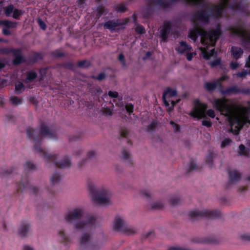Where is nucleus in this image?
Wrapping results in <instances>:
<instances>
[{"label":"nucleus","mask_w":250,"mask_h":250,"mask_svg":"<svg viewBox=\"0 0 250 250\" xmlns=\"http://www.w3.org/2000/svg\"><path fill=\"white\" fill-rule=\"evenodd\" d=\"M28 138L34 143V148L36 152L41 153L47 163H52L53 166L60 168L69 167L71 163L70 158L65 155L61 161H57L58 156L56 154L47 153L41 147L43 137H47L50 139H57L56 130L50 129L44 123L41 125L40 131L38 129H34L28 127L26 129Z\"/></svg>","instance_id":"f257e3e1"},{"label":"nucleus","mask_w":250,"mask_h":250,"mask_svg":"<svg viewBox=\"0 0 250 250\" xmlns=\"http://www.w3.org/2000/svg\"><path fill=\"white\" fill-rule=\"evenodd\" d=\"M65 219L67 223H74V228L77 230L90 231L95 228L96 218L90 215L84 216L83 210L81 208L68 212Z\"/></svg>","instance_id":"f03ea898"},{"label":"nucleus","mask_w":250,"mask_h":250,"mask_svg":"<svg viewBox=\"0 0 250 250\" xmlns=\"http://www.w3.org/2000/svg\"><path fill=\"white\" fill-rule=\"evenodd\" d=\"M222 34L221 26L218 24L214 29H211L208 31L199 27L191 29L189 30L188 37L195 42L200 36L202 44L208 47L209 45L214 46Z\"/></svg>","instance_id":"7ed1b4c3"},{"label":"nucleus","mask_w":250,"mask_h":250,"mask_svg":"<svg viewBox=\"0 0 250 250\" xmlns=\"http://www.w3.org/2000/svg\"><path fill=\"white\" fill-rule=\"evenodd\" d=\"M36 166L30 162H27L24 165V171L23 175L21 177L20 181L16 183L17 192L19 193L26 190H28L30 193L37 195L38 188L31 186L28 182L27 173L30 171L36 169Z\"/></svg>","instance_id":"20e7f679"},{"label":"nucleus","mask_w":250,"mask_h":250,"mask_svg":"<svg viewBox=\"0 0 250 250\" xmlns=\"http://www.w3.org/2000/svg\"><path fill=\"white\" fill-rule=\"evenodd\" d=\"M222 3L215 5L210 9L209 17H213L216 19L221 18L222 14L226 7H229L232 11L243 12V6L242 3L233 2L231 0H221Z\"/></svg>","instance_id":"39448f33"},{"label":"nucleus","mask_w":250,"mask_h":250,"mask_svg":"<svg viewBox=\"0 0 250 250\" xmlns=\"http://www.w3.org/2000/svg\"><path fill=\"white\" fill-rule=\"evenodd\" d=\"M227 30L230 32L231 36L240 38L243 46H250V34L247 33L243 22L240 21H237L235 25L228 27Z\"/></svg>","instance_id":"423d86ee"},{"label":"nucleus","mask_w":250,"mask_h":250,"mask_svg":"<svg viewBox=\"0 0 250 250\" xmlns=\"http://www.w3.org/2000/svg\"><path fill=\"white\" fill-rule=\"evenodd\" d=\"M88 189L95 204L107 205L109 203V192L108 190L104 188L97 189L92 185H89Z\"/></svg>","instance_id":"0eeeda50"},{"label":"nucleus","mask_w":250,"mask_h":250,"mask_svg":"<svg viewBox=\"0 0 250 250\" xmlns=\"http://www.w3.org/2000/svg\"><path fill=\"white\" fill-rule=\"evenodd\" d=\"M188 216L191 221H194L203 218L214 219L220 217L221 216V212L219 210L216 209H204L201 211L193 210L189 212Z\"/></svg>","instance_id":"6e6552de"},{"label":"nucleus","mask_w":250,"mask_h":250,"mask_svg":"<svg viewBox=\"0 0 250 250\" xmlns=\"http://www.w3.org/2000/svg\"><path fill=\"white\" fill-rule=\"evenodd\" d=\"M127 20L114 19L108 20L101 24L104 29L109 30L111 33L118 32L125 29V25L127 23Z\"/></svg>","instance_id":"1a4fd4ad"},{"label":"nucleus","mask_w":250,"mask_h":250,"mask_svg":"<svg viewBox=\"0 0 250 250\" xmlns=\"http://www.w3.org/2000/svg\"><path fill=\"white\" fill-rule=\"evenodd\" d=\"M113 229L115 231L121 232L127 235L132 234L136 232L135 229L129 226L120 217H117L115 219Z\"/></svg>","instance_id":"9d476101"},{"label":"nucleus","mask_w":250,"mask_h":250,"mask_svg":"<svg viewBox=\"0 0 250 250\" xmlns=\"http://www.w3.org/2000/svg\"><path fill=\"white\" fill-rule=\"evenodd\" d=\"M194 107L189 115L194 118L201 119L205 118V116L202 113L206 111L208 105L205 103H201L199 99H196L194 101Z\"/></svg>","instance_id":"9b49d317"},{"label":"nucleus","mask_w":250,"mask_h":250,"mask_svg":"<svg viewBox=\"0 0 250 250\" xmlns=\"http://www.w3.org/2000/svg\"><path fill=\"white\" fill-rule=\"evenodd\" d=\"M173 22L171 20L164 21L160 31V37L163 42H167L173 27Z\"/></svg>","instance_id":"f8f14e48"},{"label":"nucleus","mask_w":250,"mask_h":250,"mask_svg":"<svg viewBox=\"0 0 250 250\" xmlns=\"http://www.w3.org/2000/svg\"><path fill=\"white\" fill-rule=\"evenodd\" d=\"M213 104L216 109L221 113H230V107L228 104V100L225 98L215 99L213 101Z\"/></svg>","instance_id":"ddd939ff"},{"label":"nucleus","mask_w":250,"mask_h":250,"mask_svg":"<svg viewBox=\"0 0 250 250\" xmlns=\"http://www.w3.org/2000/svg\"><path fill=\"white\" fill-rule=\"evenodd\" d=\"M221 93L223 95H236L239 93L250 94L249 88H239L236 85H233L225 89H220Z\"/></svg>","instance_id":"4468645a"},{"label":"nucleus","mask_w":250,"mask_h":250,"mask_svg":"<svg viewBox=\"0 0 250 250\" xmlns=\"http://www.w3.org/2000/svg\"><path fill=\"white\" fill-rule=\"evenodd\" d=\"M193 20H197L201 22L208 23L209 20V13L205 9L197 10L192 16Z\"/></svg>","instance_id":"2eb2a0df"},{"label":"nucleus","mask_w":250,"mask_h":250,"mask_svg":"<svg viewBox=\"0 0 250 250\" xmlns=\"http://www.w3.org/2000/svg\"><path fill=\"white\" fill-rule=\"evenodd\" d=\"M91 236L87 233L83 234L80 239V245L81 248H89L90 250L94 249V246L91 241Z\"/></svg>","instance_id":"dca6fc26"},{"label":"nucleus","mask_w":250,"mask_h":250,"mask_svg":"<svg viewBox=\"0 0 250 250\" xmlns=\"http://www.w3.org/2000/svg\"><path fill=\"white\" fill-rule=\"evenodd\" d=\"M145 1L147 7L142 10V14L144 19H149L153 14L154 12V7L158 6V5L154 3L149 5L147 0H145Z\"/></svg>","instance_id":"f3484780"},{"label":"nucleus","mask_w":250,"mask_h":250,"mask_svg":"<svg viewBox=\"0 0 250 250\" xmlns=\"http://www.w3.org/2000/svg\"><path fill=\"white\" fill-rule=\"evenodd\" d=\"M13 54L14 59L12 60V63L14 65H17L26 62L25 58L21 54V49L16 48Z\"/></svg>","instance_id":"a211bd4d"},{"label":"nucleus","mask_w":250,"mask_h":250,"mask_svg":"<svg viewBox=\"0 0 250 250\" xmlns=\"http://www.w3.org/2000/svg\"><path fill=\"white\" fill-rule=\"evenodd\" d=\"M229 180L228 183L227 185V188H228L230 184H234L238 182L241 179V174L236 170H228Z\"/></svg>","instance_id":"6ab92c4d"},{"label":"nucleus","mask_w":250,"mask_h":250,"mask_svg":"<svg viewBox=\"0 0 250 250\" xmlns=\"http://www.w3.org/2000/svg\"><path fill=\"white\" fill-rule=\"evenodd\" d=\"M231 57L236 60L241 58L243 54L244 51L240 47L232 46L230 49Z\"/></svg>","instance_id":"aec40b11"},{"label":"nucleus","mask_w":250,"mask_h":250,"mask_svg":"<svg viewBox=\"0 0 250 250\" xmlns=\"http://www.w3.org/2000/svg\"><path fill=\"white\" fill-rule=\"evenodd\" d=\"M30 228V225L27 222H22L19 230V233L21 237H24L27 236Z\"/></svg>","instance_id":"412c9836"},{"label":"nucleus","mask_w":250,"mask_h":250,"mask_svg":"<svg viewBox=\"0 0 250 250\" xmlns=\"http://www.w3.org/2000/svg\"><path fill=\"white\" fill-rule=\"evenodd\" d=\"M192 49L191 46L188 45L186 42L181 41L179 45L175 48V50L180 54H183L187 51H190Z\"/></svg>","instance_id":"4be33fe9"},{"label":"nucleus","mask_w":250,"mask_h":250,"mask_svg":"<svg viewBox=\"0 0 250 250\" xmlns=\"http://www.w3.org/2000/svg\"><path fill=\"white\" fill-rule=\"evenodd\" d=\"M204 89L208 92H212L217 88H219V85L215 80L210 82H206L204 84Z\"/></svg>","instance_id":"5701e85b"},{"label":"nucleus","mask_w":250,"mask_h":250,"mask_svg":"<svg viewBox=\"0 0 250 250\" xmlns=\"http://www.w3.org/2000/svg\"><path fill=\"white\" fill-rule=\"evenodd\" d=\"M37 77V74L35 71H29L27 72L26 79L24 80V83H28L29 82H33Z\"/></svg>","instance_id":"b1692460"},{"label":"nucleus","mask_w":250,"mask_h":250,"mask_svg":"<svg viewBox=\"0 0 250 250\" xmlns=\"http://www.w3.org/2000/svg\"><path fill=\"white\" fill-rule=\"evenodd\" d=\"M108 10L103 5H98L96 9V17L99 19L103 15L106 14L108 13Z\"/></svg>","instance_id":"393cba45"},{"label":"nucleus","mask_w":250,"mask_h":250,"mask_svg":"<svg viewBox=\"0 0 250 250\" xmlns=\"http://www.w3.org/2000/svg\"><path fill=\"white\" fill-rule=\"evenodd\" d=\"M0 24L5 26L8 28H15L17 26L18 22L16 21H12L7 20H0Z\"/></svg>","instance_id":"a878e982"},{"label":"nucleus","mask_w":250,"mask_h":250,"mask_svg":"<svg viewBox=\"0 0 250 250\" xmlns=\"http://www.w3.org/2000/svg\"><path fill=\"white\" fill-rule=\"evenodd\" d=\"M14 173V168H12L10 170H5L2 169L0 170V176L3 178L7 177L8 179L13 176V173Z\"/></svg>","instance_id":"bb28decb"},{"label":"nucleus","mask_w":250,"mask_h":250,"mask_svg":"<svg viewBox=\"0 0 250 250\" xmlns=\"http://www.w3.org/2000/svg\"><path fill=\"white\" fill-rule=\"evenodd\" d=\"M30 60L32 62H36L39 60L43 59V56L41 53L34 52L30 56Z\"/></svg>","instance_id":"cd10ccee"},{"label":"nucleus","mask_w":250,"mask_h":250,"mask_svg":"<svg viewBox=\"0 0 250 250\" xmlns=\"http://www.w3.org/2000/svg\"><path fill=\"white\" fill-rule=\"evenodd\" d=\"M177 95V91L175 89H172L170 87H167L164 91L163 96L168 97H173L176 96Z\"/></svg>","instance_id":"c85d7f7f"},{"label":"nucleus","mask_w":250,"mask_h":250,"mask_svg":"<svg viewBox=\"0 0 250 250\" xmlns=\"http://www.w3.org/2000/svg\"><path fill=\"white\" fill-rule=\"evenodd\" d=\"M61 180V175L58 173H55L53 174L50 178V183L51 186H54L56 184L59 183Z\"/></svg>","instance_id":"c756f323"},{"label":"nucleus","mask_w":250,"mask_h":250,"mask_svg":"<svg viewBox=\"0 0 250 250\" xmlns=\"http://www.w3.org/2000/svg\"><path fill=\"white\" fill-rule=\"evenodd\" d=\"M91 62L86 60L78 62L77 67L81 68H87L91 66Z\"/></svg>","instance_id":"7c9ffc66"},{"label":"nucleus","mask_w":250,"mask_h":250,"mask_svg":"<svg viewBox=\"0 0 250 250\" xmlns=\"http://www.w3.org/2000/svg\"><path fill=\"white\" fill-rule=\"evenodd\" d=\"M215 154L212 152L209 151L206 158V163L210 167L213 166V160Z\"/></svg>","instance_id":"2f4dec72"},{"label":"nucleus","mask_w":250,"mask_h":250,"mask_svg":"<svg viewBox=\"0 0 250 250\" xmlns=\"http://www.w3.org/2000/svg\"><path fill=\"white\" fill-rule=\"evenodd\" d=\"M16 50V48H9V47H3L1 48H0V53L5 55H8L10 54H13L14 52H15Z\"/></svg>","instance_id":"473e14b6"},{"label":"nucleus","mask_w":250,"mask_h":250,"mask_svg":"<svg viewBox=\"0 0 250 250\" xmlns=\"http://www.w3.org/2000/svg\"><path fill=\"white\" fill-rule=\"evenodd\" d=\"M59 236L61 238V242L67 245L69 242V238L65 234L63 230H61L59 232Z\"/></svg>","instance_id":"72a5a7b5"},{"label":"nucleus","mask_w":250,"mask_h":250,"mask_svg":"<svg viewBox=\"0 0 250 250\" xmlns=\"http://www.w3.org/2000/svg\"><path fill=\"white\" fill-rule=\"evenodd\" d=\"M15 91L17 93L19 94L21 93L22 91L24 90L25 86L20 81H17L15 83Z\"/></svg>","instance_id":"f704fd0d"},{"label":"nucleus","mask_w":250,"mask_h":250,"mask_svg":"<svg viewBox=\"0 0 250 250\" xmlns=\"http://www.w3.org/2000/svg\"><path fill=\"white\" fill-rule=\"evenodd\" d=\"M50 54L54 58H61L65 56L64 53L62 52L60 49L53 50L50 52Z\"/></svg>","instance_id":"c9c22d12"},{"label":"nucleus","mask_w":250,"mask_h":250,"mask_svg":"<svg viewBox=\"0 0 250 250\" xmlns=\"http://www.w3.org/2000/svg\"><path fill=\"white\" fill-rule=\"evenodd\" d=\"M115 10L117 12L124 13L126 11L127 8L123 3H120L115 6Z\"/></svg>","instance_id":"e433bc0d"},{"label":"nucleus","mask_w":250,"mask_h":250,"mask_svg":"<svg viewBox=\"0 0 250 250\" xmlns=\"http://www.w3.org/2000/svg\"><path fill=\"white\" fill-rule=\"evenodd\" d=\"M14 6L13 4H10L8 5L7 6L5 7L4 9V14L6 17H9L11 16V14L13 12L14 10Z\"/></svg>","instance_id":"4c0bfd02"},{"label":"nucleus","mask_w":250,"mask_h":250,"mask_svg":"<svg viewBox=\"0 0 250 250\" xmlns=\"http://www.w3.org/2000/svg\"><path fill=\"white\" fill-rule=\"evenodd\" d=\"M10 100L14 105H18L22 104V100L17 96L11 97Z\"/></svg>","instance_id":"58836bf2"},{"label":"nucleus","mask_w":250,"mask_h":250,"mask_svg":"<svg viewBox=\"0 0 250 250\" xmlns=\"http://www.w3.org/2000/svg\"><path fill=\"white\" fill-rule=\"evenodd\" d=\"M135 32L139 34V35H142L146 32V29L145 27L140 24H137L136 27L135 28Z\"/></svg>","instance_id":"ea45409f"},{"label":"nucleus","mask_w":250,"mask_h":250,"mask_svg":"<svg viewBox=\"0 0 250 250\" xmlns=\"http://www.w3.org/2000/svg\"><path fill=\"white\" fill-rule=\"evenodd\" d=\"M12 17L17 20H19V17L23 14V12L21 10L17 8L14 9Z\"/></svg>","instance_id":"a19ab883"},{"label":"nucleus","mask_w":250,"mask_h":250,"mask_svg":"<svg viewBox=\"0 0 250 250\" xmlns=\"http://www.w3.org/2000/svg\"><path fill=\"white\" fill-rule=\"evenodd\" d=\"M228 79V77L226 75H224L221 76L219 79L215 80V81L219 85V90L222 89L223 85L222 83L225 81H226Z\"/></svg>","instance_id":"79ce46f5"},{"label":"nucleus","mask_w":250,"mask_h":250,"mask_svg":"<svg viewBox=\"0 0 250 250\" xmlns=\"http://www.w3.org/2000/svg\"><path fill=\"white\" fill-rule=\"evenodd\" d=\"M236 122L237 123V125H236L235 127V129H233L232 128V127H231V128L229 130L230 132H232L234 135H238L239 133V132H240V129L241 128V126H240V125H239V121L237 120Z\"/></svg>","instance_id":"37998d69"},{"label":"nucleus","mask_w":250,"mask_h":250,"mask_svg":"<svg viewBox=\"0 0 250 250\" xmlns=\"http://www.w3.org/2000/svg\"><path fill=\"white\" fill-rule=\"evenodd\" d=\"M61 66L65 69L73 70L74 69V65L71 62H65L61 64Z\"/></svg>","instance_id":"c03bdc74"},{"label":"nucleus","mask_w":250,"mask_h":250,"mask_svg":"<svg viewBox=\"0 0 250 250\" xmlns=\"http://www.w3.org/2000/svg\"><path fill=\"white\" fill-rule=\"evenodd\" d=\"M106 78V75L104 73H101L97 76L92 75L91 76V78L93 80H97L99 81H101L104 80Z\"/></svg>","instance_id":"a18cd8bd"},{"label":"nucleus","mask_w":250,"mask_h":250,"mask_svg":"<svg viewBox=\"0 0 250 250\" xmlns=\"http://www.w3.org/2000/svg\"><path fill=\"white\" fill-rule=\"evenodd\" d=\"M221 60L220 58H217L210 62L209 63L211 67H215L221 64Z\"/></svg>","instance_id":"49530a36"},{"label":"nucleus","mask_w":250,"mask_h":250,"mask_svg":"<svg viewBox=\"0 0 250 250\" xmlns=\"http://www.w3.org/2000/svg\"><path fill=\"white\" fill-rule=\"evenodd\" d=\"M250 70L247 71L246 70H243L242 71H241L240 72H238L236 74V76L238 78H244L248 75H250Z\"/></svg>","instance_id":"de8ad7c7"},{"label":"nucleus","mask_w":250,"mask_h":250,"mask_svg":"<svg viewBox=\"0 0 250 250\" xmlns=\"http://www.w3.org/2000/svg\"><path fill=\"white\" fill-rule=\"evenodd\" d=\"M122 153L123 159L125 161L128 160L129 164H132L131 161L130 160V154L129 152L126 150L124 149Z\"/></svg>","instance_id":"09e8293b"},{"label":"nucleus","mask_w":250,"mask_h":250,"mask_svg":"<svg viewBox=\"0 0 250 250\" xmlns=\"http://www.w3.org/2000/svg\"><path fill=\"white\" fill-rule=\"evenodd\" d=\"M231 142L232 140L230 139L229 138H225L221 142V147L223 148L226 146L229 145Z\"/></svg>","instance_id":"8fccbe9b"},{"label":"nucleus","mask_w":250,"mask_h":250,"mask_svg":"<svg viewBox=\"0 0 250 250\" xmlns=\"http://www.w3.org/2000/svg\"><path fill=\"white\" fill-rule=\"evenodd\" d=\"M170 204L172 206H175L179 204L180 202V198L177 196L172 197L170 199Z\"/></svg>","instance_id":"3c124183"},{"label":"nucleus","mask_w":250,"mask_h":250,"mask_svg":"<svg viewBox=\"0 0 250 250\" xmlns=\"http://www.w3.org/2000/svg\"><path fill=\"white\" fill-rule=\"evenodd\" d=\"M164 207V204L161 202H156L151 206L152 209H161Z\"/></svg>","instance_id":"603ef678"},{"label":"nucleus","mask_w":250,"mask_h":250,"mask_svg":"<svg viewBox=\"0 0 250 250\" xmlns=\"http://www.w3.org/2000/svg\"><path fill=\"white\" fill-rule=\"evenodd\" d=\"M233 2H236L237 3H242L243 6V11L247 7V3L246 0H231Z\"/></svg>","instance_id":"864d4df0"},{"label":"nucleus","mask_w":250,"mask_h":250,"mask_svg":"<svg viewBox=\"0 0 250 250\" xmlns=\"http://www.w3.org/2000/svg\"><path fill=\"white\" fill-rule=\"evenodd\" d=\"M125 109L128 113L129 114L133 113L134 105L131 104H127L125 106Z\"/></svg>","instance_id":"5fc2aeb1"},{"label":"nucleus","mask_w":250,"mask_h":250,"mask_svg":"<svg viewBox=\"0 0 250 250\" xmlns=\"http://www.w3.org/2000/svg\"><path fill=\"white\" fill-rule=\"evenodd\" d=\"M170 124L173 127L175 132H178L180 131V126L178 124L174 123L173 121H170Z\"/></svg>","instance_id":"6e6d98bb"},{"label":"nucleus","mask_w":250,"mask_h":250,"mask_svg":"<svg viewBox=\"0 0 250 250\" xmlns=\"http://www.w3.org/2000/svg\"><path fill=\"white\" fill-rule=\"evenodd\" d=\"M239 149L241 152V155H243L244 156H247L248 154L247 152V150L246 149V147L243 144H241L239 146Z\"/></svg>","instance_id":"4d7b16f0"},{"label":"nucleus","mask_w":250,"mask_h":250,"mask_svg":"<svg viewBox=\"0 0 250 250\" xmlns=\"http://www.w3.org/2000/svg\"><path fill=\"white\" fill-rule=\"evenodd\" d=\"M202 125L204 126H205L208 128L211 127L212 123L210 120H204L202 121Z\"/></svg>","instance_id":"13d9d810"},{"label":"nucleus","mask_w":250,"mask_h":250,"mask_svg":"<svg viewBox=\"0 0 250 250\" xmlns=\"http://www.w3.org/2000/svg\"><path fill=\"white\" fill-rule=\"evenodd\" d=\"M102 111L104 114L106 115H111L112 114V111L109 107H103Z\"/></svg>","instance_id":"bf43d9fd"},{"label":"nucleus","mask_w":250,"mask_h":250,"mask_svg":"<svg viewBox=\"0 0 250 250\" xmlns=\"http://www.w3.org/2000/svg\"><path fill=\"white\" fill-rule=\"evenodd\" d=\"M206 114L211 118H214L215 116V113L213 109H209L206 111Z\"/></svg>","instance_id":"052dcab7"},{"label":"nucleus","mask_w":250,"mask_h":250,"mask_svg":"<svg viewBox=\"0 0 250 250\" xmlns=\"http://www.w3.org/2000/svg\"><path fill=\"white\" fill-rule=\"evenodd\" d=\"M38 23L41 29H42V30L46 29V25L43 21H42L41 19H39L38 20Z\"/></svg>","instance_id":"680f3d73"},{"label":"nucleus","mask_w":250,"mask_h":250,"mask_svg":"<svg viewBox=\"0 0 250 250\" xmlns=\"http://www.w3.org/2000/svg\"><path fill=\"white\" fill-rule=\"evenodd\" d=\"M120 133L121 137L125 138L127 137L128 132L126 128H122L120 130Z\"/></svg>","instance_id":"e2e57ef3"},{"label":"nucleus","mask_w":250,"mask_h":250,"mask_svg":"<svg viewBox=\"0 0 250 250\" xmlns=\"http://www.w3.org/2000/svg\"><path fill=\"white\" fill-rule=\"evenodd\" d=\"M179 102V100L176 101H172L171 102V106L169 107L167 110L168 112L171 111L173 110L174 106Z\"/></svg>","instance_id":"0e129e2a"},{"label":"nucleus","mask_w":250,"mask_h":250,"mask_svg":"<svg viewBox=\"0 0 250 250\" xmlns=\"http://www.w3.org/2000/svg\"><path fill=\"white\" fill-rule=\"evenodd\" d=\"M156 125L154 123H152L147 126V130L149 132L154 131L156 128Z\"/></svg>","instance_id":"69168bd1"},{"label":"nucleus","mask_w":250,"mask_h":250,"mask_svg":"<svg viewBox=\"0 0 250 250\" xmlns=\"http://www.w3.org/2000/svg\"><path fill=\"white\" fill-rule=\"evenodd\" d=\"M108 95L111 98H116L118 96V93L116 91H109L108 92Z\"/></svg>","instance_id":"338daca9"},{"label":"nucleus","mask_w":250,"mask_h":250,"mask_svg":"<svg viewBox=\"0 0 250 250\" xmlns=\"http://www.w3.org/2000/svg\"><path fill=\"white\" fill-rule=\"evenodd\" d=\"M242 111L245 114L250 115V105L249 106L243 107Z\"/></svg>","instance_id":"774afa93"}]
</instances>
